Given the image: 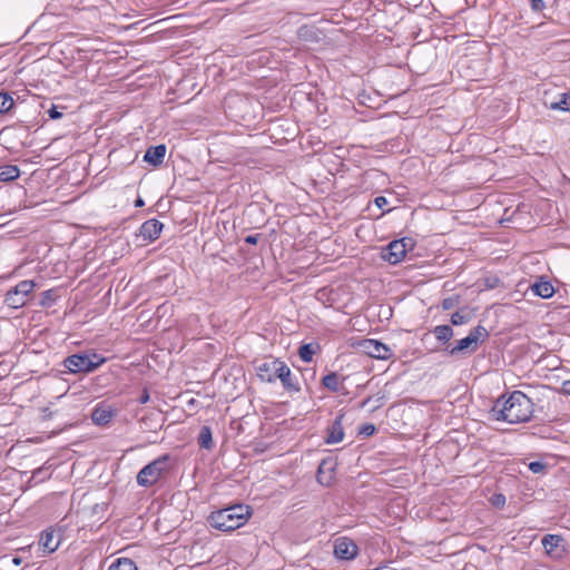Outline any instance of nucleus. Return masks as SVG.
Returning <instances> with one entry per match:
<instances>
[{
	"mask_svg": "<svg viewBox=\"0 0 570 570\" xmlns=\"http://www.w3.org/2000/svg\"><path fill=\"white\" fill-rule=\"evenodd\" d=\"M533 414L532 401L521 391H514L505 401L498 400L491 409L492 419L510 424L527 422Z\"/></svg>",
	"mask_w": 570,
	"mask_h": 570,
	"instance_id": "nucleus-1",
	"label": "nucleus"
},
{
	"mask_svg": "<svg viewBox=\"0 0 570 570\" xmlns=\"http://www.w3.org/2000/svg\"><path fill=\"white\" fill-rule=\"evenodd\" d=\"M252 515V508L245 504L232 505L215 512H212L208 522L220 531H233L243 527Z\"/></svg>",
	"mask_w": 570,
	"mask_h": 570,
	"instance_id": "nucleus-2",
	"label": "nucleus"
},
{
	"mask_svg": "<svg viewBox=\"0 0 570 570\" xmlns=\"http://www.w3.org/2000/svg\"><path fill=\"white\" fill-rule=\"evenodd\" d=\"M105 357L96 354H73L65 360V366L71 373H89L105 363Z\"/></svg>",
	"mask_w": 570,
	"mask_h": 570,
	"instance_id": "nucleus-3",
	"label": "nucleus"
},
{
	"mask_svg": "<svg viewBox=\"0 0 570 570\" xmlns=\"http://www.w3.org/2000/svg\"><path fill=\"white\" fill-rule=\"evenodd\" d=\"M168 455H163L144 466L137 474V483L141 487L155 484L167 470Z\"/></svg>",
	"mask_w": 570,
	"mask_h": 570,
	"instance_id": "nucleus-4",
	"label": "nucleus"
},
{
	"mask_svg": "<svg viewBox=\"0 0 570 570\" xmlns=\"http://www.w3.org/2000/svg\"><path fill=\"white\" fill-rule=\"evenodd\" d=\"M414 240L409 237H404L397 240L391 242L382 252L383 259L390 264H397L404 259L407 250L413 249Z\"/></svg>",
	"mask_w": 570,
	"mask_h": 570,
	"instance_id": "nucleus-5",
	"label": "nucleus"
},
{
	"mask_svg": "<svg viewBox=\"0 0 570 570\" xmlns=\"http://www.w3.org/2000/svg\"><path fill=\"white\" fill-rule=\"evenodd\" d=\"M36 284L33 281H21L4 297V303L11 308H20L27 303V297L33 291Z\"/></svg>",
	"mask_w": 570,
	"mask_h": 570,
	"instance_id": "nucleus-6",
	"label": "nucleus"
},
{
	"mask_svg": "<svg viewBox=\"0 0 570 570\" xmlns=\"http://www.w3.org/2000/svg\"><path fill=\"white\" fill-rule=\"evenodd\" d=\"M355 347L360 353L377 360H387L392 356L391 348L387 345L372 338L357 341Z\"/></svg>",
	"mask_w": 570,
	"mask_h": 570,
	"instance_id": "nucleus-7",
	"label": "nucleus"
},
{
	"mask_svg": "<svg viewBox=\"0 0 570 570\" xmlns=\"http://www.w3.org/2000/svg\"><path fill=\"white\" fill-rule=\"evenodd\" d=\"M283 361L266 357L255 362V371L262 382L273 383L277 379Z\"/></svg>",
	"mask_w": 570,
	"mask_h": 570,
	"instance_id": "nucleus-8",
	"label": "nucleus"
},
{
	"mask_svg": "<svg viewBox=\"0 0 570 570\" xmlns=\"http://www.w3.org/2000/svg\"><path fill=\"white\" fill-rule=\"evenodd\" d=\"M484 336H487V331L483 326L474 327L466 337L458 341L456 345L451 348L450 354L454 355L464 351H475L479 341Z\"/></svg>",
	"mask_w": 570,
	"mask_h": 570,
	"instance_id": "nucleus-9",
	"label": "nucleus"
},
{
	"mask_svg": "<svg viewBox=\"0 0 570 570\" xmlns=\"http://www.w3.org/2000/svg\"><path fill=\"white\" fill-rule=\"evenodd\" d=\"M358 553L356 543L346 538L341 537L334 541V556L341 560H353Z\"/></svg>",
	"mask_w": 570,
	"mask_h": 570,
	"instance_id": "nucleus-10",
	"label": "nucleus"
},
{
	"mask_svg": "<svg viewBox=\"0 0 570 570\" xmlns=\"http://www.w3.org/2000/svg\"><path fill=\"white\" fill-rule=\"evenodd\" d=\"M563 539L558 534H547L542 538V546L546 552L552 558H562L566 552L562 546Z\"/></svg>",
	"mask_w": 570,
	"mask_h": 570,
	"instance_id": "nucleus-11",
	"label": "nucleus"
},
{
	"mask_svg": "<svg viewBox=\"0 0 570 570\" xmlns=\"http://www.w3.org/2000/svg\"><path fill=\"white\" fill-rule=\"evenodd\" d=\"M60 544V539L56 535L55 531L51 529L45 530L39 540V547L42 549L45 553L55 552Z\"/></svg>",
	"mask_w": 570,
	"mask_h": 570,
	"instance_id": "nucleus-12",
	"label": "nucleus"
},
{
	"mask_svg": "<svg viewBox=\"0 0 570 570\" xmlns=\"http://www.w3.org/2000/svg\"><path fill=\"white\" fill-rule=\"evenodd\" d=\"M163 224L157 219H149L140 226V236L145 240H155L160 236Z\"/></svg>",
	"mask_w": 570,
	"mask_h": 570,
	"instance_id": "nucleus-13",
	"label": "nucleus"
},
{
	"mask_svg": "<svg viewBox=\"0 0 570 570\" xmlns=\"http://www.w3.org/2000/svg\"><path fill=\"white\" fill-rule=\"evenodd\" d=\"M166 155V146L158 145L154 147H149L145 153L144 160L151 164L153 166H158L164 161Z\"/></svg>",
	"mask_w": 570,
	"mask_h": 570,
	"instance_id": "nucleus-14",
	"label": "nucleus"
},
{
	"mask_svg": "<svg viewBox=\"0 0 570 570\" xmlns=\"http://www.w3.org/2000/svg\"><path fill=\"white\" fill-rule=\"evenodd\" d=\"M282 368L278 371L277 379L282 382V385L285 390L288 391H298V386L293 380L291 368L283 362Z\"/></svg>",
	"mask_w": 570,
	"mask_h": 570,
	"instance_id": "nucleus-15",
	"label": "nucleus"
},
{
	"mask_svg": "<svg viewBox=\"0 0 570 570\" xmlns=\"http://www.w3.org/2000/svg\"><path fill=\"white\" fill-rule=\"evenodd\" d=\"M344 439V431L342 426V416L337 417L328 431L326 438L327 444L340 443Z\"/></svg>",
	"mask_w": 570,
	"mask_h": 570,
	"instance_id": "nucleus-16",
	"label": "nucleus"
},
{
	"mask_svg": "<svg viewBox=\"0 0 570 570\" xmlns=\"http://www.w3.org/2000/svg\"><path fill=\"white\" fill-rule=\"evenodd\" d=\"M531 289L535 295L542 298H550L554 294V288L552 284L548 281H538L532 286Z\"/></svg>",
	"mask_w": 570,
	"mask_h": 570,
	"instance_id": "nucleus-17",
	"label": "nucleus"
},
{
	"mask_svg": "<svg viewBox=\"0 0 570 570\" xmlns=\"http://www.w3.org/2000/svg\"><path fill=\"white\" fill-rule=\"evenodd\" d=\"M111 417L112 412L107 406H97L91 414L94 423L99 425L108 423L111 420Z\"/></svg>",
	"mask_w": 570,
	"mask_h": 570,
	"instance_id": "nucleus-18",
	"label": "nucleus"
},
{
	"mask_svg": "<svg viewBox=\"0 0 570 570\" xmlns=\"http://www.w3.org/2000/svg\"><path fill=\"white\" fill-rule=\"evenodd\" d=\"M19 176L20 169L16 165H4L0 167V181H12L17 179Z\"/></svg>",
	"mask_w": 570,
	"mask_h": 570,
	"instance_id": "nucleus-19",
	"label": "nucleus"
},
{
	"mask_svg": "<svg viewBox=\"0 0 570 570\" xmlns=\"http://www.w3.org/2000/svg\"><path fill=\"white\" fill-rule=\"evenodd\" d=\"M546 105L553 110H562V111H569L570 110V96L568 94H561L559 101H546Z\"/></svg>",
	"mask_w": 570,
	"mask_h": 570,
	"instance_id": "nucleus-20",
	"label": "nucleus"
},
{
	"mask_svg": "<svg viewBox=\"0 0 570 570\" xmlns=\"http://www.w3.org/2000/svg\"><path fill=\"white\" fill-rule=\"evenodd\" d=\"M108 570H138L136 563L129 558H119L112 562Z\"/></svg>",
	"mask_w": 570,
	"mask_h": 570,
	"instance_id": "nucleus-21",
	"label": "nucleus"
},
{
	"mask_svg": "<svg viewBox=\"0 0 570 570\" xmlns=\"http://www.w3.org/2000/svg\"><path fill=\"white\" fill-rule=\"evenodd\" d=\"M199 445L204 449H210L213 444L212 431L208 426H203L198 438Z\"/></svg>",
	"mask_w": 570,
	"mask_h": 570,
	"instance_id": "nucleus-22",
	"label": "nucleus"
},
{
	"mask_svg": "<svg viewBox=\"0 0 570 570\" xmlns=\"http://www.w3.org/2000/svg\"><path fill=\"white\" fill-rule=\"evenodd\" d=\"M323 384L328 390L336 392L341 385L340 376L336 373H330L324 376Z\"/></svg>",
	"mask_w": 570,
	"mask_h": 570,
	"instance_id": "nucleus-23",
	"label": "nucleus"
},
{
	"mask_svg": "<svg viewBox=\"0 0 570 570\" xmlns=\"http://www.w3.org/2000/svg\"><path fill=\"white\" fill-rule=\"evenodd\" d=\"M433 333L439 341L443 342L449 341L453 335V331L449 325H439L434 328Z\"/></svg>",
	"mask_w": 570,
	"mask_h": 570,
	"instance_id": "nucleus-24",
	"label": "nucleus"
},
{
	"mask_svg": "<svg viewBox=\"0 0 570 570\" xmlns=\"http://www.w3.org/2000/svg\"><path fill=\"white\" fill-rule=\"evenodd\" d=\"M13 104V99L8 92H0V114L8 112Z\"/></svg>",
	"mask_w": 570,
	"mask_h": 570,
	"instance_id": "nucleus-25",
	"label": "nucleus"
},
{
	"mask_svg": "<svg viewBox=\"0 0 570 570\" xmlns=\"http://www.w3.org/2000/svg\"><path fill=\"white\" fill-rule=\"evenodd\" d=\"M315 350L312 344H304L298 350V355L302 361L311 362Z\"/></svg>",
	"mask_w": 570,
	"mask_h": 570,
	"instance_id": "nucleus-26",
	"label": "nucleus"
},
{
	"mask_svg": "<svg viewBox=\"0 0 570 570\" xmlns=\"http://www.w3.org/2000/svg\"><path fill=\"white\" fill-rule=\"evenodd\" d=\"M490 502L493 507L501 509L505 504V497L501 493L493 494L490 498Z\"/></svg>",
	"mask_w": 570,
	"mask_h": 570,
	"instance_id": "nucleus-27",
	"label": "nucleus"
},
{
	"mask_svg": "<svg viewBox=\"0 0 570 570\" xmlns=\"http://www.w3.org/2000/svg\"><path fill=\"white\" fill-rule=\"evenodd\" d=\"M547 464L541 461H533L529 463V469L531 472L538 474L543 473L546 471Z\"/></svg>",
	"mask_w": 570,
	"mask_h": 570,
	"instance_id": "nucleus-28",
	"label": "nucleus"
},
{
	"mask_svg": "<svg viewBox=\"0 0 570 570\" xmlns=\"http://www.w3.org/2000/svg\"><path fill=\"white\" fill-rule=\"evenodd\" d=\"M466 316L463 315L462 313L460 312H455L452 314L451 316V322L452 324L454 325H462V324H465L466 323Z\"/></svg>",
	"mask_w": 570,
	"mask_h": 570,
	"instance_id": "nucleus-29",
	"label": "nucleus"
},
{
	"mask_svg": "<svg viewBox=\"0 0 570 570\" xmlns=\"http://www.w3.org/2000/svg\"><path fill=\"white\" fill-rule=\"evenodd\" d=\"M375 205L383 209L385 206H387L389 202L384 196H379L374 199Z\"/></svg>",
	"mask_w": 570,
	"mask_h": 570,
	"instance_id": "nucleus-30",
	"label": "nucleus"
},
{
	"mask_svg": "<svg viewBox=\"0 0 570 570\" xmlns=\"http://www.w3.org/2000/svg\"><path fill=\"white\" fill-rule=\"evenodd\" d=\"M48 114L51 119H59L62 116V114L57 110L55 105L51 106V108L48 110Z\"/></svg>",
	"mask_w": 570,
	"mask_h": 570,
	"instance_id": "nucleus-31",
	"label": "nucleus"
},
{
	"mask_svg": "<svg viewBox=\"0 0 570 570\" xmlns=\"http://www.w3.org/2000/svg\"><path fill=\"white\" fill-rule=\"evenodd\" d=\"M375 431V426L373 424H367V425H364L362 429H361V433L368 436V435H372Z\"/></svg>",
	"mask_w": 570,
	"mask_h": 570,
	"instance_id": "nucleus-32",
	"label": "nucleus"
},
{
	"mask_svg": "<svg viewBox=\"0 0 570 570\" xmlns=\"http://www.w3.org/2000/svg\"><path fill=\"white\" fill-rule=\"evenodd\" d=\"M532 9L535 11H540L544 8L543 0H531Z\"/></svg>",
	"mask_w": 570,
	"mask_h": 570,
	"instance_id": "nucleus-33",
	"label": "nucleus"
},
{
	"mask_svg": "<svg viewBox=\"0 0 570 570\" xmlns=\"http://www.w3.org/2000/svg\"><path fill=\"white\" fill-rule=\"evenodd\" d=\"M561 391H562L564 394L570 395V381H564V382L562 383Z\"/></svg>",
	"mask_w": 570,
	"mask_h": 570,
	"instance_id": "nucleus-34",
	"label": "nucleus"
},
{
	"mask_svg": "<svg viewBox=\"0 0 570 570\" xmlns=\"http://www.w3.org/2000/svg\"><path fill=\"white\" fill-rule=\"evenodd\" d=\"M149 401V393L147 391H144L141 396L139 397V402L141 404H145Z\"/></svg>",
	"mask_w": 570,
	"mask_h": 570,
	"instance_id": "nucleus-35",
	"label": "nucleus"
},
{
	"mask_svg": "<svg viewBox=\"0 0 570 570\" xmlns=\"http://www.w3.org/2000/svg\"><path fill=\"white\" fill-rule=\"evenodd\" d=\"M245 240H246V243H249V244H256V237L255 236H247Z\"/></svg>",
	"mask_w": 570,
	"mask_h": 570,
	"instance_id": "nucleus-36",
	"label": "nucleus"
},
{
	"mask_svg": "<svg viewBox=\"0 0 570 570\" xmlns=\"http://www.w3.org/2000/svg\"><path fill=\"white\" fill-rule=\"evenodd\" d=\"M144 205H145V203L141 198L136 199V202H135L136 207H142Z\"/></svg>",
	"mask_w": 570,
	"mask_h": 570,
	"instance_id": "nucleus-37",
	"label": "nucleus"
},
{
	"mask_svg": "<svg viewBox=\"0 0 570 570\" xmlns=\"http://www.w3.org/2000/svg\"><path fill=\"white\" fill-rule=\"evenodd\" d=\"M323 466H324V462L318 468V480H320L321 483H323L322 478H321Z\"/></svg>",
	"mask_w": 570,
	"mask_h": 570,
	"instance_id": "nucleus-38",
	"label": "nucleus"
},
{
	"mask_svg": "<svg viewBox=\"0 0 570 570\" xmlns=\"http://www.w3.org/2000/svg\"><path fill=\"white\" fill-rule=\"evenodd\" d=\"M451 306H452V305H451V303H450V301H449V299H445V301L443 302V308L448 309V308H450Z\"/></svg>",
	"mask_w": 570,
	"mask_h": 570,
	"instance_id": "nucleus-39",
	"label": "nucleus"
},
{
	"mask_svg": "<svg viewBox=\"0 0 570 570\" xmlns=\"http://www.w3.org/2000/svg\"><path fill=\"white\" fill-rule=\"evenodd\" d=\"M13 563L14 564H20L21 563V559L20 558H14L13 559Z\"/></svg>",
	"mask_w": 570,
	"mask_h": 570,
	"instance_id": "nucleus-40",
	"label": "nucleus"
}]
</instances>
